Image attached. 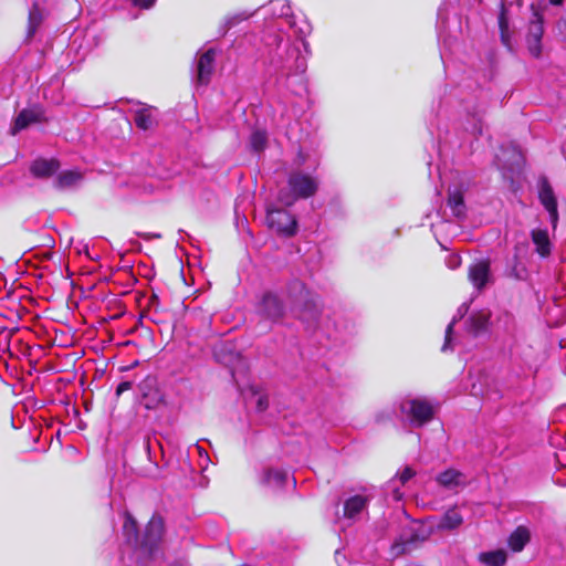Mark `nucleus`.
<instances>
[{"instance_id": "obj_33", "label": "nucleus", "mask_w": 566, "mask_h": 566, "mask_svg": "<svg viewBox=\"0 0 566 566\" xmlns=\"http://www.w3.org/2000/svg\"><path fill=\"white\" fill-rule=\"evenodd\" d=\"M461 264V258L459 255L452 254L447 259V265L449 269H457Z\"/></svg>"}, {"instance_id": "obj_38", "label": "nucleus", "mask_w": 566, "mask_h": 566, "mask_svg": "<svg viewBox=\"0 0 566 566\" xmlns=\"http://www.w3.org/2000/svg\"><path fill=\"white\" fill-rule=\"evenodd\" d=\"M310 29H311V28H310V25H306V28H305V29H302V28H301V29H300V32L302 33V35H306V34L310 32Z\"/></svg>"}, {"instance_id": "obj_10", "label": "nucleus", "mask_w": 566, "mask_h": 566, "mask_svg": "<svg viewBox=\"0 0 566 566\" xmlns=\"http://www.w3.org/2000/svg\"><path fill=\"white\" fill-rule=\"evenodd\" d=\"M531 239L535 245V252L541 258L549 256L552 252V242L549 240L548 231L546 229H533L531 231Z\"/></svg>"}, {"instance_id": "obj_20", "label": "nucleus", "mask_w": 566, "mask_h": 566, "mask_svg": "<svg viewBox=\"0 0 566 566\" xmlns=\"http://www.w3.org/2000/svg\"><path fill=\"white\" fill-rule=\"evenodd\" d=\"M43 15L39 4L35 2L29 10L28 17V36L31 38L35 34L38 28L42 23Z\"/></svg>"}, {"instance_id": "obj_14", "label": "nucleus", "mask_w": 566, "mask_h": 566, "mask_svg": "<svg viewBox=\"0 0 566 566\" xmlns=\"http://www.w3.org/2000/svg\"><path fill=\"white\" fill-rule=\"evenodd\" d=\"M437 482L447 489H454L465 484L464 475L454 469H448L437 476Z\"/></svg>"}, {"instance_id": "obj_15", "label": "nucleus", "mask_w": 566, "mask_h": 566, "mask_svg": "<svg viewBox=\"0 0 566 566\" xmlns=\"http://www.w3.org/2000/svg\"><path fill=\"white\" fill-rule=\"evenodd\" d=\"M289 474L282 469H266L263 472L262 483L274 489L283 488Z\"/></svg>"}, {"instance_id": "obj_22", "label": "nucleus", "mask_w": 566, "mask_h": 566, "mask_svg": "<svg viewBox=\"0 0 566 566\" xmlns=\"http://www.w3.org/2000/svg\"><path fill=\"white\" fill-rule=\"evenodd\" d=\"M499 28H500L501 41H502L503 45H505L510 51H512L513 48L511 44L509 19L506 17V10L503 6H502V9H501V12L499 15Z\"/></svg>"}, {"instance_id": "obj_1", "label": "nucleus", "mask_w": 566, "mask_h": 566, "mask_svg": "<svg viewBox=\"0 0 566 566\" xmlns=\"http://www.w3.org/2000/svg\"><path fill=\"white\" fill-rule=\"evenodd\" d=\"M163 533L164 522L161 517L153 516L146 526L143 539L139 544L137 522L128 512L124 513L123 535L128 544L135 546V553L138 556H144L147 559L154 558Z\"/></svg>"}, {"instance_id": "obj_30", "label": "nucleus", "mask_w": 566, "mask_h": 566, "mask_svg": "<svg viewBox=\"0 0 566 566\" xmlns=\"http://www.w3.org/2000/svg\"><path fill=\"white\" fill-rule=\"evenodd\" d=\"M473 135H481L483 130L482 113L480 111L469 114V126L467 127Z\"/></svg>"}, {"instance_id": "obj_18", "label": "nucleus", "mask_w": 566, "mask_h": 566, "mask_svg": "<svg viewBox=\"0 0 566 566\" xmlns=\"http://www.w3.org/2000/svg\"><path fill=\"white\" fill-rule=\"evenodd\" d=\"M488 322H489V313H485V312L474 313L470 316V318L468 321V329L470 333L476 335L486 328Z\"/></svg>"}, {"instance_id": "obj_12", "label": "nucleus", "mask_w": 566, "mask_h": 566, "mask_svg": "<svg viewBox=\"0 0 566 566\" xmlns=\"http://www.w3.org/2000/svg\"><path fill=\"white\" fill-rule=\"evenodd\" d=\"M416 475V471L410 467H405L401 472H398L396 478L391 479L388 483V489L392 492V499L395 501H400L403 496L402 492L399 490L398 483L403 486L407 482H409Z\"/></svg>"}, {"instance_id": "obj_32", "label": "nucleus", "mask_w": 566, "mask_h": 566, "mask_svg": "<svg viewBox=\"0 0 566 566\" xmlns=\"http://www.w3.org/2000/svg\"><path fill=\"white\" fill-rule=\"evenodd\" d=\"M249 17H250V14H248L245 12H241V13L231 15V17L227 18L226 27H227V29H230V28L237 25L238 23L249 19Z\"/></svg>"}, {"instance_id": "obj_19", "label": "nucleus", "mask_w": 566, "mask_h": 566, "mask_svg": "<svg viewBox=\"0 0 566 566\" xmlns=\"http://www.w3.org/2000/svg\"><path fill=\"white\" fill-rule=\"evenodd\" d=\"M463 522L462 515L457 509H451L446 512L439 522V528L441 530H454L459 527Z\"/></svg>"}, {"instance_id": "obj_29", "label": "nucleus", "mask_w": 566, "mask_h": 566, "mask_svg": "<svg viewBox=\"0 0 566 566\" xmlns=\"http://www.w3.org/2000/svg\"><path fill=\"white\" fill-rule=\"evenodd\" d=\"M135 124L140 129H148L153 124V118L148 109L140 108L135 112L134 116Z\"/></svg>"}, {"instance_id": "obj_7", "label": "nucleus", "mask_w": 566, "mask_h": 566, "mask_svg": "<svg viewBox=\"0 0 566 566\" xmlns=\"http://www.w3.org/2000/svg\"><path fill=\"white\" fill-rule=\"evenodd\" d=\"M468 276L474 289L482 291L492 281L490 262L488 260L474 262L469 268Z\"/></svg>"}, {"instance_id": "obj_4", "label": "nucleus", "mask_w": 566, "mask_h": 566, "mask_svg": "<svg viewBox=\"0 0 566 566\" xmlns=\"http://www.w3.org/2000/svg\"><path fill=\"white\" fill-rule=\"evenodd\" d=\"M255 308L259 316L273 323L282 319L285 314L281 297L273 292L263 293Z\"/></svg>"}, {"instance_id": "obj_35", "label": "nucleus", "mask_w": 566, "mask_h": 566, "mask_svg": "<svg viewBox=\"0 0 566 566\" xmlns=\"http://www.w3.org/2000/svg\"><path fill=\"white\" fill-rule=\"evenodd\" d=\"M269 401L266 396H259L256 400V408L259 411H264L268 408Z\"/></svg>"}, {"instance_id": "obj_2", "label": "nucleus", "mask_w": 566, "mask_h": 566, "mask_svg": "<svg viewBox=\"0 0 566 566\" xmlns=\"http://www.w3.org/2000/svg\"><path fill=\"white\" fill-rule=\"evenodd\" d=\"M307 159L303 151H298L293 161V170L289 175V190L279 192L277 199L282 205L290 207L297 199H307L316 193L319 185L317 177L302 169Z\"/></svg>"}, {"instance_id": "obj_40", "label": "nucleus", "mask_w": 566, "mask_h": 566, "mask_svg": "<svg viewBox=\"0 0 566 566\" xmlns=\"http://www.w3.org/2000/svg\"><path fill=\"white\" fill-rule=\"evenodd\" d=\"M563 0H551L553 4H560Z\"/></svg>"}, {"instance_id": "obj_17", "label": "nucleus", "mask_w": 566, "mask_h": 566, "mask_svg": "<svg viewBox=\"0 0 566 566\" xmlns=\"http://www.w3.org/2000/svg\"><path fill=\"white\" fill-rule=\"evenodd\" d=\"M530 531L525 526H518L509 537V546L514 552H521L530 542Z\"/></svg>"}, {"instance_id": "obj_13", "label": "nucleus", "mask_w": 566, "mask_h": 566, "mask_svg": "<svg viewBox=\"0 0 566 566\" xmlns=\"http://www.w3.org/2000/svg\"><path fill=\"white\" fill-rule=\"evenodd\" d=\"M60 164L55 159H36L32 163L30 170L39 178L50 177L57 171Z\"/></svg>"}, {"instance_id": "obj_27", "label": "nucleus", "mask_w": 566, "mask_h": 566, "mask_svg": "<svg viewBox=\"0 0 566 566\" xmlns=\"http://www.w3.org/2000/svg\"><path fill=\"white\" fill-rule=\"evenodd\" d=\"M448 205L452 209L453 213L459 217L464 212L463 196L460 191H453L449 193Z\"/></svg>"}, {"instance_id": "obj_39", "label": "nucleus", "mask_w": 566, "mask_h": 566, "mask_svg": "<svg viewBox=\"0 0 566 566\" xmlns=\"http://www.w3.org/2000/svg\"><path fill=\"white\" fill-rule=\"evenodd\" d=\"M297 69H300V71H301V72H304V70H305V64H304V62L298 63V64H297Z\"/></svg>"}, {"instance_id": "obj_34", "label": "nucleus", "mask_w": 566, "mask_h": 566, "mask_svg": "<svg viewBox=\"0 0 566 566\" xmlns=\"http://www.w3.org/2000/svg\"><path fill=\"white\" fill-rule=\"evenodd\" d=\"M135 7L149 9L155 4V0H129Z\"/></svg>"}, {"instance_id": "obj_23", "label": "nucleus", "mask_w": 566, "mask_h": 566, "mask_svg": "<svg viewBox=\"0 0 566 566\" xmlns=\"http://www.w3.org/2000/svg\"><path fill=\"white\" fill-rule=\"evenodd\" d=\"M469 310V305L468 304H462L459 308H458V314L452 318V321L450 322V324L447 326V329H446V339H444V344L442 346V352H446L448 349H451L452 346H451V335H452V331H453V326L454 324L461 319L468 312Z\"/></svg>"}, {"instance_id": "obj_6", "label": "nucleus", "mask_w": 566, "mask_h": 566, "mask_svg": "<svg viewBox=\"0 0 566 566\" xmlns=\"http://www.w3.org/2000/svg\"><path fill=\"white\" fill-rule=\"evenodd\" d=\"M538 199L548 212L552 226L555 229L558 221L557 201L553 188L545 177L538 180Z\"/></svg>"}, {"instance_id": "obj_9", "label": "nucleus", "mask_w": 566, "mask_h": 566, "mask_svg": "<svg viewBox=\"0 0 566 566\" xmlns=\"http://www.w3.org/2000/svg\"><path fill=\"white\" fill-rule=\"evenodd\" d=\"M544 33L543 21L539 17L530 23L528 34L526 38L527 49L534 57H538L542 53V38Z\"/></svg>"}, {"instance_id": "obj_42", "label": "nucleus", "mask_w": 566, "mask_h": 566, "mask_svg": "<svg viewBox=\"0 0 566 566\" xmlns=\"http://www.w3.org/2000/svg\"><path fill=\"white\" fill-rule=\"evenodd\" d=\"M200 454H202V449L200 447H197Z\"/></svg>"}, {"instance_id": "obj_21", "label": "nucleus", "mask_w": 566, "mask_h": 566, "mask_svg": "<svg viewBox=\"0 0 566 566\" xmlns=\"http://www.w3.org/2000/svg\"><path fill=\"white\" fill-rule=\"evenodd\" d=\"M82 180V175L75 170L63 171L56 179L59 188H70L76 186Z\"/></svg>"}, {"instance_id": "obj_26", "label": "nucleus", "mask_w": 566, "mask_h": 566, "mask_svg": "<svg viewBox=\"0 0 566 566\" xmlns=\"http://www.w3.org/2000/svg\"><path fill=\"white\" fill-rule=\"evenodd\" d=\"M268 143V135L262 129H255L250 136V146L254 151H262Z\"/></svg>"}, {"instance_id": "obj_24", "label": "nucleus", "mask_w": 566, "mask_h": 566, "mask_svg": "<svg viewBox=\"0 0 566 566\" xmlns=\"http://www.w3.org/2000/svg\"><path fill=\"white\" fill-rule=\"evenodd\" d=\"M480 560L488 566H502L506 562V553L502 549L482 553Z\"/></svg>"}, {"instance_id": "obj_41", "label": "nucleus", "mask_w": 566, "mask_h": 566, "mask_svg": "<svg viewBox=\"0 0 566 566\" xmlns=\"http://www.w3.org/2000/svg\"><path fill=\"white\" fill-rule=\"evenodd\" d=\"M303 45H304L305 50H307L308 44L305 41H303Z\"/></svg>"}, {"instance_id": "obj_16", "label": "nucleus", "mask_w": 566, "mask_h": 566, "mask_svg": "<svg viewBox=\"0 0 566 566\" xmlns=\"http://www.w3.org/2000/svg\"><path fill=\"white\" fill-rule=\"evenodd\" d=\"M368 499L364 495H354L344 504V515L347 518H355L367 505Z\"/></svg>"}, {"instance_id": "obj_3", "label": "nucleus", "mask_w": 566, "mask_h": 566, "mask_svg": "<svg viewBox=\"0 0 566 566\" xmlns=\"http://www.w3.org/2000/svg\"><path fill=\"white\" fill-rule=\"evenodd\" d=\"M401 413L416 427H420L433 418L434 406L422 398L405 399L400 405Z\"/></svg>"}, {"instance_id": "obj_5", "label": "nucleus", "mask_w": 566, "mask_h": 566, "mask_svg": "<svg viewBox=\"0 0 566 566\" xmlns=\"http://www.w3.org/2000/svg\"><path fill=\"white\" fill-rule=\"evenodd\" d=\"M266 222L271 229L284 235H293L296 231L295 218L284 209L268 208Z\"/></svg>"}, {"instance_id": "obj_31", "label": "nucleus", "mask_w": 566, "mask_h": 566, "mask_svg": "<svg viewBox=\"0 0 566 566\" xmlns=\"http://www.w3.org/2000/svg\"><path fill=\"white\" fill-rule=\"evenodd\" d=\"M270 10L276 17H289L291 14L290 4L282 0L271 1Z\"/></svg>"}, {"instance_id": "obj_11", "label": "nucleus", "mask_w": 566, "mask_h": 566, "mask_svg": "<svg viewBox=\"0 0 566 566\" xmlns=\"http://www.w3.org/2000/svg\"><path fill=\"white\" fill-rule=\"evenodd\" d=\"M42 119L43 112L40 108L22 109L14 120L12 134L27 128L32 123L41 122Z\"/></svg>"}, {"instance_id": "obj_8", "label": "nucleus", "mask_w": 566, "mask_h": 566, "mask_svg": "<svg viewBox=\"0 0 566 566\" xmlns=\"http://www.w3.org/2000/svg\"><path fill=\"white\" fill-rule=\"evenodd\" d=\"M216 51L209 49L199 55L196 64V82L199 85H207L210 82L214 69Z\"/></svg>"}, {"instance_id": "obj_36", "label": "nucleus", "mask_w": 566, "mask_h": 566, "mask_svg": "<svg viewBox=\"0 0 566 566\" xmlns=\"http://www.w3.org/2000/svg\"><path fill=\"white\" fill-rule=\"evenodd\" d=\"M132 388V384L129 381L120 382L116 388V395L120 396L124 391L129 390Z\"/></svg>"}, {"instance_id": "obj_37", "label": "nucleus", "mask_w": 566, "mask_h": 566, "mask_svg": "<svg viewBox=\"0 0 566 566\" xmlns=\"http://www.w3.org/2000/svg\"><path fill=\"white\" fill-rule=\"evenodd\" d=\"M317 166H318V163H317V160L314 159V160H311L308 168H312L313 171H315Z\"/></svg>"}, {"instance_id": "obj_25", "label": "nucleus", "mask_w": 566, "mask_h": 566, "mask_svg": "<svg viewBox=\"0 0 566 566\" xmlns=\"http://www.w3.org/2000/svg\"><path fill=\"white\" fill-rule=\"evenodd\" d=\"M291 292L297 294V296L292 300V311H296V307L301 301H304L307 304L310 293L303 283L294 282L291 285Z\"/></svg>"}, {"instance_id": "obj_28", "label": "nucleus", "mask_w": 566, "mask_h": 566, "mask_svg": "<svg viewBox=\"0 0 566 566\" xmlns=\"http://www.w3.org/2000/svg\"><path fill=\"white\" fill-rule=\"evenodd\" d=\"M416 546V539L413 537H410L409 539H402L396 541L391 546V554L394 556H399L402 554H406L410 552Z\"/></svg>"}]
</instances>
